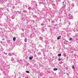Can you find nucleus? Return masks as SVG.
<instances>
[{
    "label": "nucleus",
    "instance_id": "f257e3e1",
    "mask_svg": "<svg viewBox=\"0 0 78 78\" xmlns=\"http://www.w3.org/2000/svg\"><path fill=\"white\" fill-rule=\"evenodd\" d=\"M16 38L15 37H13V41L14 42L15 41H16Z\"/></svg>",
    "mask_w": 78,
    "mask_h": 78
},
{
    "label": "nucleus",
    "instance_id": "f03ea898",
    "mask_svg": "<svg viewBox=\"0 0 78 78\" xmlns=\"http://www.w3.org/2000/svg\"><path fill=\"white\" fill-rule=\"evenodd\" d=\"M33 57L32 56V57H31L29 58V59H30V60H32V59H33Z\"/></svg>",
    "mask_w": 78,
    "mask_h": 78
},
{
    "label": "nucleus",
    "instance_id": "7ed1b4c3",
    "mask_svg": "<svg viewBox=\"0 0 78 78\" xmlns=\"http://www.w3.org/2000/svg\"><path fill=\"white\" fill-rule=\"evenodd\" d=\"M54 71H56V70H58V69L56 68H54Z\"/></svg>",
    "mask_w": 78,
    "mask_h": 78
},
{
    "label": "nucleus",
    "instance_id": "20e7f679",
    "mask_svg": "<svg viewBox=\"0 0 78 78\" xmlns=\"http://www.w3.org/2000/svg\"><path fill=\"white\" fill-rule=\"evenodd\" d=\"M60 37H61V36H59L57 38V39L58 40H59V39H60Z\"/></svg>",
    "mask_w": 78,
    "mask_h": 78
},
{
    "label": "nucleus",
    "instance_id": "39448f33",
    "mask_svg": "<svg viewBox=\"0 0 78 78\" xmlns=\"http://www.w3.org/2000/svg\"><path fill=\"white\" fill-rule=\"evenodd\" d=\"M71 8L72 9H73V7H74V5H71Z\"/></svg>",
    "mask_w": 78,
    "mask_h": 78
},
{
    "label": "nucleus",
    "instance_id": "423d86ee",
    "mask_svg": "<svg viewBox=\"0 0 78 78\" xmlns=\"http://www.w3.org/2000/svg\"><path fill=\"white\" fill-rule=\"evenodd\" d=\"M58 56H61V54H58Z\"/></svg>",
    "mask_w": 78,
    "mask_h": 78
},
{
    "label": "nucleus",
    "instance_id": "0eeeda50",
    "mask_svg": "<svg viewBox=\"0 0 78 78\" xmlns=\"http://www.w3.org/2000/svg\"><path fill=\"white\" fill-rule=\"evenodd\" d=\"M25 42H27V39L26 38H25L24 40Z\"/></svg>",
    "mask_w": 78,
    "mask_h": 78
},
{
    "label": "nucleus",
    "instance_id": "6e6552de",
    "mask_svg": "<svg viewBox=\"0 0 78 78\" xmlns=\"http://www.w3.org/2000/svg\"><path fill=\"white\" fill-rule=\"evenodd\" d=\"M26 73H30V72L28 71H26Z\"/></svg>",
    "mask_w": 78,
    "mask_h": 78
},
{
    "label": "nucleus",
    "instance_id": "1a4fd4ad",
    "mask_svg": "<svg viewBox=\"0 0 78 78\" xmlns=\"http://www.w3.org/2000/svg\"><path fill=\"white\" fill-rule=\"evenodd\" d=\"M9 55L10 56H12V54L11 53H9Z\"/></svg>",
    "mask_w": 78,
    "mask_h": 78
},
{
    "label": "nucleus",
    "instance_id": "9d476101",
    "mask_svg": "<svg viewBox=\"0 0 78 78\" xmlns=\"http://www.w3.org/2000/svg\"><path fill=\"white\" fill-rule=\"evenodd\" d=\"M72 38H69V41H72Z\"/></svg>",
    "mask_w": 78,
    "mask_h": 78
},
{
    "label": "nucleus",
    "instance_id": "9b49d317",
    "mask_svg": "<svg viewBox=\"0 0 78 78\" xmlns=\"http://www.w3.org/2000/svg\"><path fill=\"white\" fill-rule=\"evenodd\" d=\"M72 67V68L73 69H75V67H74V66H73Z\"/></svg>",
    "mask_w": 78,
    "mask_h": 78
},
{
    "label": "nucleus",
    "instance_id": "f8f14e48",
    "mask_svg": "<svg viewBox=\"0 0 78 78\" xmlns=\"http://www.w3.org/2000/svg\"><path fill=\"white\" fill-rule=\"evenodd\" d=\"M51 22H52V23H54L55 22V21H54L53 20L51 21Z\"/></svg>",
    "mask_w": 78,
    "mask_h": 78
},
{
    "label": "nucleus",
    "instance_id": "ddd939ff",
    "mask_svg": "<svg viewBox=\"0 0 78 78\" xmlns=\"http://www.w3.org/2000/svg\"><path fill=\"white\" fill-rule=\"evenodd\" d=\"M41 25H42V26H43V25H44V23H41Z\"/></svg>",
    "mask_w": 78,
    "mask_h": 78
},
{
    "label": "nucleus",
    "instance_id": "4468645a",
    "mask_svg": "<svg viewBox=\"0 0 78 78\" xmlns=\"http://www.w3.org/2000/svg\"><path fill=\"white\" fill-rule=\"evenodd\" d=\"M61 59H60L59 58L58 59V60H59V61H61Z\"/></svg>",
    "mask_w": 78,
    "mask_h": 78
},
{
    "label": "nucleus",
    "instance_id": "2eb2a0df",
    "mask_svg": "<svg viewBox=\"0 0 78 78\" xmlns=\"http://www.w3.org/2000/svg\"><path fill=\"white\" fill-rule=\"evenodd\" d=\"M64 1H63V5H64Z\"/></svg>",
    "mask_w": 78,
    "mask_h": 78
},
{
    "label": "nucleus",
    "instance_id": "dca6fc26",
    "mask_svg": "<svg viewBox=\"0 0 78 78\" xmlns=\"http://www.w3.org/2000/svg\"><path fill=\"white\" fill-rule=\"evenodd\" d=\"M69 23V25H70V23Z\"/></svg>",
    "mask_w": 78,
    "mask_h": 78
},
{
    "label": "nucleus",
    "instance_id": "f3484780",
    "mask_svg": "<svg viewBox=\"0 0 78 78\" xmlns=\"http://www.w3.org/2000/svg\"><path fill=\"white\" fill-rule=\"evenodd\" d=\"M3 40H4V39L3 38V39H2V41H3Z\"/></svg>",
    "mask_w": 78,
    "mask_h": 78
},
{
    "label": "nucleus",
    "instance_id": "a211bd4d",
    "mask_svg": "<svg viewBox=\"0 0 78 78\" xmlns=\"http://www.w3.org/2000/svg\"><path fill=\"white\" fill-rule=\"evenodd\" d=\"M64 55V56H65V55Z\"/></svg>",
    "mask_w": 78,
    "mask_h": 78
},
{
    "label": "nucleus",
    "instance_id": "6ab92c4d",
    "mask_svg": "<svg viewBox=\"0 0 78 78\" xmlns=\"http://www.w3.org/2000/svg\"><path fill=\"white\" fill-rule=\"evenodd\" d=\"M64 55V56H65V55Z\"/></svg>",
    "mask_w": 78,
    "mask_h": 78
}]
</instances>
